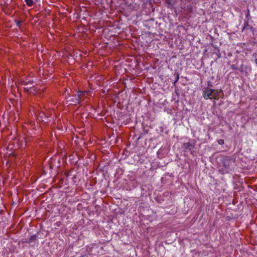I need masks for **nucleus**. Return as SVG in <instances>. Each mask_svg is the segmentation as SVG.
I'll return each mask as SVG.
<instances>
[{
    "instance_id": "nucleus-1",
    "label": "nucleus",
    "mask_w": 257,
    "mask_h": 257,
    "mask_svg": "<svg viewBox=\"0 0 257 257\" xmlns=\"http://www.w3.org/2000/svg\"><path fill=\"white\" fill-rule=\"evenodd\" d=\"M233 162L232 160L230 159H225L223 161V168L219 170L222 174L227 173L231 169V163Z\"/></svg>"
},
{
    "instance_id": "nucleus-2",
    "label": "nucleus",
    "mask_w": 257,
    "mask_h": 257,
    "mask_svg": "<svg viewBox=\"0 0 257 257\" xmlns=\"http://www.w3.org/2000/svg\"><path fill=\"white\" fill-rule=\"evenodd\" d=\"M215 91L214 89L207 88L203 92V96L205 99H212L213 93Z\"/></svg>"
},
{
    "instance_id": "nucleus-3",
    "label": "nucleus",
    "mask_w": 257,
    "mask_h": 257,
    "mask_svg": "<svg viewBox=\"0 0 257 257\" xmlns=\"http://www.w3.org/2000/svg\"><path fill=\"white\" fill-rule=\"evenodd\" d=\"M224 96L223 92L221 89L217 90L213 93L212 98L218 99L219 97L223 98Z\"/></svg>"
},
{
    "instance_id": "nucleus-4",
    "label": "nucleus",
    "mask_w": 257,
    "mask_h": 257,
    "mask_svg": "<svg viewBox=\"0 0 257 257\" xmlns=\"http://www.w3.org/2000/svg\"><path fill=\"white\" fill-rule=\"evenodd\" d=\"M88 94L87 91H79L77 93V95L78 97V102L80 103L83 99V97L85 96L86 94Z\"/></svg>"
},
{
    "instance_id": "nucleus-5",
    "label": "nucleus",
    "mask_w": 257,
    "mask_h": 257,
    "mask_svg": "<svg viewBox=\"0 0 257 257\" xmlns=\"http://www.w3.org/2000/svg\"><path fill=\"white\" fill-rule=\"evenodd\" d=\"M24 88L25 90H26L29 93L31 94H36L37 92L36 87H35L34 86L29 87L27 86L24 87Z\"/></svg>"
},
{
    "instance_id": "nucleus-6",
    "label": "nucleus",
    "mask_w": 257,
    "mask_h": 257,
    "mask_svg": "<svg viewBox=\"0 0 257 257\" xmlns=\"http://www.w3.org/2000/svg\"><path fill=\"white\" fill-rule=\"evenodd\" d=\"M183 147L186 149H189V150H191L193 148V146L190 143H186L183 144Z\"/></svg>"
},
{
    "instance_id": "nucleus-7",
    "label": "nucleus",
    "mask_w": 257,
    "mask_h": 257,
    "mask_svg": "<svg viewBox=\"0 0 257 257\" xmlns=\"http://www.w3.org/2000/svg\"><path fill=\"white\" fill-rule=\"evenodd\" d=\"M25 2L27 5L29 7L32 6L34 4L33 0H25Z\"/></svg>"
},
{
    "instance_id": "nucleus-8",
    "label": "nucleus",
    "mask_w": 257,
    "mask_h": 257,
    "mask_svg": "<svg viewBox=\"0 0 257 257\" xmlns=\"http://www.w3.org/2000/svg\"><path fill=\"white\" fill-rule=\"evenodd\" d=\"M36 236L35 235H33L30 236L29 240L27 241L28 243H31L32 241L35 240L36 239Z\"/></svg>"
},
{
    "instance_id": "nucleus-9",
    "label": "nucleus",
    "mask_w": 257,
    "mask_h": 257,
    "mask_svg": "<svg viewBox=\"0 0 257 257\" xmlns=\"http://www.w3.org/2000/svg\"><path fill=\"white\" fill-rule=\"evenodd\" d=\"M246 18L249 20L251 18V16L250 15V11H249V9H247V13L246 14Z\"/></svg>"
},
{
    "instance_id": "nucleus-10",
    "label": "nucleus",
    "mask_w": 257,
    "mask_h": 257,
    "mask_svg": "<svg viewBox=\"0 0 257 257\" xmlns=\"http://www.w3.org/2000/svg\"><path fill=\"white\" fill-rule=\"evenodd\" d=\"M217 142H218V144H219V145H223L224 143V140H223V139H219V140H218Z\"/></svg>"
},
{
    "instance_id": "nucleus-11",
    "label": "nucleus",
    "mask_w": 257,
    "mask_h": 257,
    "mask_svg": "<svg viewBox=\"0 0 257 257\" xmlns=\"http://www.w3.org/2000/svg\"><path fill=\"white\" fill-rule=\"evenodd\" d=\"M248 26H249V24H248V21H245L244 22L243 29H245V28L248 27Z\"/></svg>"
},
{
    "instance_id": "nucleus-12",
    "label": "nucleus",
    "mask_w": 257,
    "mask_h": 257,
    "mask_svg": "<svg viewBox=\"0 0 257 257\" xmlns=\"http://www.w3.org/2000/svg\"><path fill=\"white\" fill-rule=\"evenodd\" d=\"M22 84L24 85H27L28 84V82L26 80H23L22 81Z\"/></svg>"
},
{
    "instance_id": "nucleus-13",
    "label": "nucleus",
    "mask_w": 257,
    "mask_h": 257,
    "mask_svg": "<svg viewBox=\"0 0 257 257\" xmlns=\"http://www.w3.org/2000/svg\"><path fill=\"white\" fill-rule=\"evenodd\" d=\"M43 115H45V116H46L47 117H48V116H46V114L44 113H43V112H41L39 114V116L40 117H42Z\"/></svg>"
},
{
    "instance_id": "nucleus-14",
    "label": "nucleus",
    "mask_w": 257,
    "mask_h": 257,
    "mask_svg": "<svg viewBox=\"0 0 257 257\" xmlns=\"http://www.w3.org/2000/svg\"><path fill=\"white\" fill-rule=\"evenodd\" d=\"M231 67L232 69H233V70H237V69H238L237 67H236L235 66V65H232L231 66Z\"/></svg>"
},
{
    "instance_id": "nucleus-15",
    "label": "nucleus",
    "mask_w": 257,
    "mask_h": 257,
    "mask_svg": "<svg viewBox=\"0 0 257 257\" xmlns=\"http://www.w3.org/2000/svg\"><path fill=\"white\" fill-rule=\"evenodd\" d=\"M166 2L168 5H171V2L170 1V0H166Z\"/></svg>"
},
{
    "instance_id": "nucleus-16",
    "label": "nucleus",
    "mask_w": 257,
    "mask_h": 257,
    "mask_svg": "<svg viewBox=\"0 0 257 257\" xmlns=\"http://www.w3.org/2000/svg\"><path fill=\"white\" fill-rule=\"evenodd\" d=\"M179 74H177V77H176V82L178 80H179Z\"/></svg>"
}]
</instances>
